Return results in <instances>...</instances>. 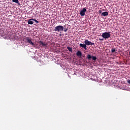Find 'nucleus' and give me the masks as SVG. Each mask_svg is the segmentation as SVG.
Returning a JSON list of instances; mask_svg holds the SVG:
<instances>
[{
  "label": "nucleus",
  "instance_id": "a211bd4d",
  "mask_svg": "<svg viewBox=\"0 0 130 130\" xmlns=\"http://www.w3.org/2000/svg\"><path fill=\"white\" fill-rule=\"evenodd\" d=\"M127 83H128V84H130V80L129 79L127 80Z\"/></svg>",
  "mask_w": 130,
  "mask_h": 130
},
{
  "label": "nucleus",
  "instance_id": "b1692460",
  "mask_svg": "<svg viewBox=\"0 0 130 130\" xmlns=\"http://www.w3.org/2000/svg\"><path fill=\"white\" fill-rule=\"evenodd\" d=\"M69 78H71V76H69Z\"/></svg>",
  "mask_w": 130,
  "mask_h": 130
},
{
  "label": "nucleus",
  "instance_id": "5701e85b",
  "mask_svg": "<svg viewBox=\"0 0 130 130\" xmlns=\"http://www.w3.org/2000/svg\"><path fill=\"white\" fill-rule=\"evenodd\" d=\"M100 13H101V11H100Z\"/></svg>",
  "mask_w": 130,
  "mask_h": 130
},
{
  "label": "nucleus",
  "instance_id": "f3484780",
  "mask_svg": "<svg viewBox=\"0 0 130 130\" xmlns=\"http://www.w3.org/2000/svg\"><path fill=\"white\" fill-rule=\"evenodd\" d=\"M34 21L35 22H36V23H37V24H38V23H39V21H38V20H36V19H34Z\"/></svg>",
  "mask_w": 130,
  "mask_h": 130
},
{
  "label": "nucleus",
  "instance_id": "423d86ee",
  "mask_svg": "<svg viewBox=\"0 0 130 130\" xmlns=\"http://www.w3.org/2000/svg\"><path fill=\"white\" fill-rule=\"evenodd\" d=\"M84 43H85V45L87 46L89 45H94V43H92L91 41H89L88 40H85L84 41Z\"/></svg>",
  "mask_w": 130,
  "mask_h": 130
},
{
  "label": "nucleus",
  "instance_id": "20e7f679",
  "mask_svg": "<svg viewBox=\"0 0 130 130\" xmlns=\"http://www.w3.org/2000/svg\"><path fill=\"white\" fill-rule=\"evenodd\" d=\"M39 44H40V46L43 47L44 48H47L48 46H47V43H44L42 41H39Z\"/></svg>",
  "mask_w": 130,
  "mask_h": 130
},
{
  "label": "nucleus",
  "instance_id": "f8f14e48",
  "mask_svg": "<svg viewBox=\"0 0 130 130\" xmlns=\"http://www.w3.org/2000/svg\"><path fill=\"white\" fill-rule=\"evenodd\" d=\"M108 15V12H104L102 13V16H103L104 17H105L106 16H107Z\"/></svg>",
  "mask_w": 130,
  "mask_h": 130
},
{
  "label": "nucleus",
  "instance_id": "39448f33",
  "mask_svg": "<svg viewBox=\"0 0 130 130\" xmlns=\"http://www.w3.org/2000/svg\"><path fill=\"white\" fill-rule=\"evenodd\" d=\"M86 12H87V9H86L85 8H83L82 10L80 11V16H84L85 15Z\"/></svg>",
  "mask_w": 130,
  "mask_h": 130
},
{
  "label": "nucleus",
  "instance_id": "1a4fd4ad",
  "mask_svg": "<svg viewBox=\"0 0 130 130\" xmlns=\"http://www.w3.org/2000/svg\"><path fill=\"white\" fill-rule=\"evenodd\" d=\"M34 19L33 18L29 19L27 22L28 25H33V24H34V22H33V21H34Z\"/></svg>",
  "mask_w": 130,
  "mask_h": 130
},
{
  "label": "nucleus",
  "instance_id": "2eb2a0df",
  "mask_svg": "<svg viewBox=\"0 0 130 130\" xmlns=\"http://www.w3.org/2000/svg\"><path fill=\"white\" fill-rule=\"evenodd\" d=\"M12 2L13 3H15V4H20L19 3V0H12Z\"/></svg>",
  "mask_w": 130,
  "mask_h": 130
},
{
  "label": "nucleus",
  "instance_id": "412c9836",
  "mask_svg": "<svg viewBox=\"0 0 130 130\" xmlns=\"http://www.w3.org/2000/svg\"><path fill=\"white\" fill-rule=\"evenodd\" d=\"M1 32H2V33H4V31H3V30H2V31H1Z\"/></svg>",
  "mask_w": 130,
  "mask_h": 130
},
{
  "label": "nucleus",
  "instance_id": "f03ea898",
  "mask_svg": "<svg viewBox=\"0 0 130 130\" xmlns=\"http://www.w3.org/2000/svg\"><path fill=\"white\" fill-rule=\"evenodd\" d=\"M63 29H64L63 26L58 25L55 27L54 31H55V32H61V31H63Z\"/></svg>",
  "mask_w": 130,
  "mask_h": 130
},
{
  "label": "nucleus",
  "instance_id": "7ed1b4c3",
  "mask_svg": "<svg viewBox=\"0 0 130 130\" xmlns=\"http://www.w3.org/2000/svg\"><path fill=\"white\" fill-rule=\"evenodd\" d=\"M102 37L105 39H107V38H110V32H105L102 34Z\"/></svg>",
  "mask_w": 130,
  "mask_h": 130
},
{
  "label": "nucleus",
  "instance_id": "f257e3e1",
  "mask_svg": "<svg viewBox=\"0 0 130 130\" xmlns=\"http://www.w3.org/2000/svg\"><path fill=\"white\" fill-rule=\"evenodd\" d=\"M23 41H26V42L27 43H29L30 45H32V46H35V44H34V43L32 42V39H31V38L25 37Z\"/></svg>",
  "mask_w": 130,
  "mask_h": 130
},
{
  "label": "nucleus",
  "instance_id": "4468645a",
  "mask_svg": "<svg viewBox=\"0 0 130 130\" xmlns=\"http://www.w3.org/2000/svg\"><path fill=\"white\" fill-rule=\"evenodd\" d=\"M67 49L70 51V52H73V49H72V47H67Z\"/></svg>",
  "mask_w": 130,
  "mask_h": 130
},
{
  "label": "nucleus",
  "instance_id": "9d476101",
  "mask_svg": "<svg viewBox=\"0 0 130 130\" xmlns=\"http://www.w3.org/2000/svg\"><path fill=\"white\" fill-rule=\"evenodd\" d=\"M76 55L77 56H82V52L81 51H78L76 52Z\"/></svg>",
  "mask_w": 130,
  "mask_h": 130
},
{
  "label": "nucleus",
  "instance_id": "4be33fe9",
  "mask_svg": "<svg viewBox=\"0 0 130 130\" xmlns=\"http://www.w3.org/2000/svg\"><path fill=\"white\" fill-rule=\"evenodd\" d=\"M129 55H130V51H129Z\"/></svg>",
  "mask_w": 130,
  "mask_h": 130
},
{
  "label": "nucleus",
  "instance_id": "ddd939ff",
  "mask_svg": "<svg viewBox=\"0 0 130 130\" xmlns=\"http://www.w3.org/2000/svg\"><path fill=\"white\" fill-rule=\"evenodd\" d=\"M91 59L92 60H96V59H97V57L95 56H91Z\"/></svg>",
  "mask_w": 130,
  "mask_h": 130
},
{
  "label": "nucleus",
  "instance_id": "6e6552de",
  "mask_svg": "<svg viewBox=\"0 0 130 130\" xmlns=\"http://www.w3.org/2000/svg\"><path fill=\"white\" fill-rule=\"evenodd\" d=\"M80 47H82V48H84V49H85V50H87V46L86 45V44H80Z\"/></svg>",
  "mask_w": 130,
  "mask_h": 130
},
{
  "label": "nucleus",
  "instance_id": "6ab92c4d",
  "mask_svg": "<svg viewBox=\"0 0 130 130\" xmlns=\"http://www.w3.org/2000/svg\"><path fill=\"white\" fill-rule=\"evenodd\" d=\"M64 32H67L68 31V28H66L63 30Z\"/></svg>",
  "mask_w": 130,
  "mask_h": 130
},
{
  "label": "nucleus",
  "instance_id": "dca6fc26",
  "mask_svg": "<svg viewBox=\"0 0 130 130\" xmlns=\"http://www.w3.org/2000/svg\"><path fill=\"white\" fill-rule=\"evenodd\" d=\"M111 52H112V53L115 52V49L112 48V49H111Z\"/></svg>",
  "mask_w": 130,
  "mask_h": 130
},
{
  "label": "nucleus",
  "instance_id": "aec40b11",
  "mask_svg": "<svg viewBox=\"0 0 130 130\" xmlns=\"http://www.w3.org/2000/svg\"><path fill=\"white\" fill-rule=\"evenodd\" d=\"M0 35H1V36H3V34H0Z\"/></svg>",
  "mask_w": 130,
  "mask_h": 130
},
{
  "label": "nucleus",
  "instance_id": "0eeeda50",
  "mask_svg": "<svg viewBox=\"0 0 130 130\" xmlns=\"http://www.w3.org/2000/svg\"><path fill=\"white\" fill-rule=\"evenodd\" d=\"M9 39L10 40H13V41L16 40V38H15V35H13V34H12L11 35H10V36H9Z\"/></svg>",
  "mask_w": 130,
  "mask_h": 130
},
{
  "label": "nucleus",
  "instance_id": "9b49d317",
  "mask_svg": "<svg viewBox=\"0 0 130 130\" xmlns=\"http://www.w3.org/2000/svg\"><path fill=\"white\" fill-rule=\"evenodd\" d=\"M91 58H92V56H91V55L90 54H87L86 56V59H88V60H91Z\"/></svg>",
  "mask_w": 130,
  "mask_h": 130
}]
</instances>
